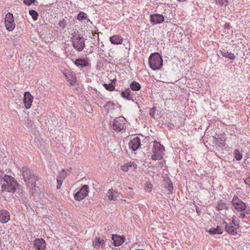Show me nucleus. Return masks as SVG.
I'll return each mask as SVG.
<instances>
[{
	"label": "nucleus",
	"mask_w": 250,
	"mask_h": 250,
	"mask_svg": "<svg viewBox=\"0 0 250 250\" xmlns=\"http://www.w3.org/2000/svg\"><path fill=\"white\" fill-rule=\"evenodd\" d=\"M23 2L27 6H30L32 4H34L36 6L38 5V2L36 0H23Z\"/></svg>",
	"instance_id": "c85d7f7f"
},
{
	"label": "nucleus",
	"mask_w": 250,
	"mask_h": 250,
	"mask_svg": "<svg viewBox=\"0 0 250 250\" xmlns=\"http://www.w3.org/2000/svg\"><path fill=\"white\" fill-rule=\"evenodd\" d=\"M152 143L153 146L151 158L153 160H161L164 155L163 151L165 150V147L156 141H153Z\"/></svg>",
	"instance_id": "7ed1b4c3"
},
{
	"label": "nucleus",
	"mask_w": 250,
	"mask_h": 250,
	"mask_svg": "<svg viewBox=\"0 0 250 250\" xmlns=\"http://www.w3.org/2000/svg\"><path fill=\"white\" fill-rule=\"evenodd\" d=\"M134 95H122V96L127 100L134 101L133 99Z\"/></svg>",
	"instance_id": "f704fd0d"
},
{
	"label": "nucleus",
	"mask_w": 250,
	"mask_h": 250,
	"mask_svg": "<svg viewBox=\"0 0 250 250\" xmlns=\"http://www.w3.org/2000/svg\"><path fill=\"white\" fill-rule=\"evenodd\" d=\"M223 205H219L218 207H217L218 210H220L222 208Z\"/></svg>",
	"instance_id": "49530a36"
},
{
	"label": "nucleus",
	"mask_w": 250,
	"mask_h": 250,
	"mask_svg": "<svg viewBox=\"0 0 250 250\" xmlns=\"http://www.w3.org/2000/svg\"><path fill=\"white\" fill-rule=\"evenodd\" d=\"M58 25L62 29L64 28L66 25V21L64 19H63L62 21H60L58 23Z\"/></svg>",
	"instance_id": "473e14b6"
},
{
	"label": "nucleus",
	"mask_w": 250,
	"mask_h": 250,
	"mask_svg": "<svg viewBox=\"0 0 250 250\" xmlns=\"http://www.w3.org/2000/svg\"><path fill=\"white\" fill-rule=\"evenodd\" d=\"M24 94H30V93L28 91H26L24 93Z\"/></svg>",
	"instance_id": "09e8293b"
},
{
	"label": "nucleus",
	"mask_w": 250,
	"mask_h": 250,
	"mask_svg": "<svg viewBox=\"0 0 250 250\" xmlns=\"http://www.w3.org/2000/svg\"><path fill=\"white\" fill-rule=\"evenodd\" d=\"M77 19L79 21H82L83 20H87L89 21L87 15L82 11H81L78 13Z\"/></svg>",
	"instance_id": "a878e982"
},
{
	"label": "nucleus",
	"mask_w": 250,
	"mask_h": 250,
	"mask_svg": "<svg viewBox=\"0 0 250 250\" xmlns=\"http://www.w3.org/2000/svg\"><path fill=\"white\" fill-rule=\"evenodd\" d=\"M108 199L115 201L118 196V193L114 191L112 188L109 189L106 194Z\"/></svg>",
	"instance_id": "6ab92c4d"
},
{
	"label": "nucleus",
	"mask_w": 250,
	"mask_h": 250,
	"mask_svg": "<svg viewBox=\"0 0 250 250\" xmlns=\"http://www.w3.org/2000/svg\"><path fill=\"white\" fill-rule=\"evenodd\" d=\"M3 179L4 181L6 183V184L12 183V182L16 181L15 180L14 178H13L11 176L5 175Z\"/></svg>",
	"instance_id": "bb28decb"
},
{
	"label": "nucleus",
	"mask_w": 250,
	"mask_h": 250,
	"mask_svg": "<svg viewBox=\"0 0 250 250\" xmlns=\"http://www.w3.org/2000/svg\"><path fill=\"white\" fill-rule=\"evenodd\" d=\"M235 154V158L237 160H239L242 159V155L238 151V150H236Z\"/></svg>",
	"instance_id": "c9c22d12"
},
{
	"label": "nucleus",
	"mask_w": 250,
	"mask_h": 250,
	"mask_svg": "<svg viewBox=\"0 0 250 250\" xmlns=\"http://www.w3.org/2000/svg\"><path fill=\"white\" fill-rule=\"evenodd\" d=\"M104 87L106 90H108V91H113L115 89V86L112 84V83H110L109 84L104 83Z\"/></svg>",
	"instance_id": "7c9ffc66"
},
{
	"label": "nucleus",
	"mask_w": 250,
	"mask_h": 250,
	"mask_svg": "<svg viewBox=\"0 0 250 250\" xmlns=\"http://www.w3.org/2000/svg\"><path fill=\"white\" fill-rule=\"evenodd\" d=\"M34 247L38 250H44L46 248V242L43 239H36L34 241Z\"/></svg>",
	"instance_id": "f8f14e48"
},
{
	"label": "nucleus",
	"mask_w": 250,
	"mask_h": 250,
	"mask_svg": "<svg viewBox=\"0 0 250 250\" xmlns=\"http://www.w3.org/2000/svg\"><path fill=\"white\" fill-rule=\"evenodd\" d=\"M21 171L24 180L27 186L33 189L36 187L37 177L34 174L32 171L26 167H23Z\"/></svg>",
	"instance_id": "f257e3e1"
},
{
	"label": "nucleus",
	"mask_w": 250,
	"mask_h": 250,
	"mask_svg": "<svg viewBox=\"0 0 250 250\" xmlns=\"http://www.w3.org/2000/svg\"><path fill=\"white\" fill-rule=\"evenodd\" d=\"M125 122V118L121 116L114 119L112 123L110 124L114 131L119 132L124 129Z\"/></svg>",
	"instance_id": "20e7f679"
},
{
	"label": "nucleus",
	"mask_w": 250,
	"mask_h": 250,
	"mask_svg": "<svg viewBox=\"0 0 250 250\" xmlns=\"http://www.w3.org/2000/svg\"><path fill=\"white\" fill-rule=\"evenodd\" d=\"M74 64L79 68H83L89 65V63L87 60L84 59H77L74 62Z\"/></svg>",
	"instance_id": "f3484780"
},
{
	"label": "nucleus",
	"mask_w": 250,
	"mask_h": 250,
	"mask_svg": "<svg viewBox=\"0 0 250 250\" xmlns=\"http://www.w3.org/2000/svg\"><path fill=\"white\" fill-rule=\"evenodd\" d=\"M173 189V187L172 186H169L168 187V190L169 192H171V191Z\"/></svg>",
	"instance_id": "a18cd8bd"
},
{
	"label": "nucleus",
	"mask_w": 250,
	"mask_h": 250,
	"mask_svg": "<svg viewBox=\"0 0 250 250\" xmlns=\"http://www.w3.org/2000/svg\"><path fill=\"white\" fill-rule=\"evenodd\" d=\"M20 185L18 184L17 181L12 182V183L8 184H4L2 186V188H4V190H6L8 192H12L14 193L17 188L19 187Z\"/></svg>",
	"instance_id": "9b49d317"
},
{
	"label": "nucleus",
	"mask_w": 250,
	"mask_h": 250,
	"mask_svg": "<svg viewBox=\"0 0 250 250\" xmlns=\"http://www.w3.org/2000/svg\"><path fill=\"white\" fill-rule=\"evenodd\" d=\"M225 229L227 232L231 235H234L237 233L236 229L232 226L226 224L225 226Z\"/></svg>",
	"instance_id": "5701e85b"
},
{
	"label": "nucleus",
	"mask_w": 250,
	"mask_h": 250,
	"mask_svg": "<svg viewBox=\"0 0 250 250\" xmlns=\"http://www.w3.org/2000/svg\"><path fill=\"white\" fill-rule=\"evenodd\" d=\"M225 27L227 29H230L231 28L229 23H226L225 24Z\"/></svg>",
	"instance_id": "a19ab883"
},
{
	"label": "nucleus",
	"mask_w": 250,
	"mask_h": 250,
	"mask_svg": "<svg viewBox=\"0 0 250 250\" xmlns=\"http://www.w3.org/2000/svg\"><path fill=\"white\" fill-rule=\"evenodd\" d=\"M232 204L234 208L239 212L245 210L246 208V204L236 196L233 197Z\"/></svg>",
	"instance_id": "0eeeda50"
},
{
	"label": "nucleus",
	"mask_w": 250,
	"mask_h": 250,
	"mask_svg": "<svg viewBox=\"0 0 250 250\" xmlns=\"http://www.w3.org/2000/svg\"><path fill=\"white\" fill-rule=\"evenodd\" d=\"M67 81L71 85H74L76 82V77L73 74H70L68 75H65Z\"/></svg>",
	"instance_id": "b1692460"
},
{
	"label": "nucleus",
	"mask_w": 250,
	"mask_h": 250,
	"mask_svg": "<svg viewBox=\"0 0 250 250\" xmlns=\"http://www.w3.org/2000/svg\"><path fill=\"white\" fill-rule=\"evenodd\" d=\"M66 176V172L64 170H62L60 172L57 177V181L58 185L57 186V188L60 189L62 185L63 180L65 179Z\"/></svg>",
	"instance_id": "4468645a"
},
{
	"label": "nucleus",
	"mask_w": 250,
	"mask_h": 250,
	"mask_svg": "<svg viewBox=\"0 0 250 250\" xmlns=\"http://www.w3.org/2000/svg\"><path fill=\"white\" fill-rule=\"evenodd\" d=\"M129 167H131V164L130 162H128L122 166L121 169L124 171H127L129 170Z\"/></svg>",
	"instance_id": "2f4dec72"
},
{
	"label": "nucleus",
	"mask_w": 250,
	"mask_h": 250,
	"mask_svg": "<svg viewBox=\"0 0 250 250\" xmlns=\"http://www.w3.org/2000/svg\"><path fill=\"white\" fill-rule=\"evenodd\" d=\"M217 140L218 143L219 145H224L225 144V139L224 138H219L218 139L215 138Z\"/></svg>",
	"instance_id": "72a5a7b5"
},
{
	"label": "nucleus",
	"mask_w": 250,
	"mask_h": 250,
	"mask_svg": "<svg viewBox=\"0 0 250 250\" xmlns=\"http://www.w3.org/2000/svg\"><path fill=\"white\" fill-rule=\"evenodd\" d=\"M88 186L84 185L74 194L75 199L79 201L83 200L88 194Z\"/></svg>",
	"instance_id": "423d86ee"
},
{
	"label": "nucleus",
	"mask_w": 250,
	"mask_h": 250,
	"mask_svg": "<svg viewBox=\"0 0 250 250\" xmlns=\"http://www.w3.org/2000/svg\"><path fill=\"white\" fill-rule=\"evenodd\" d=\"M235 218H236V217L235 216H233V217H232V223L234 225H237L238 224H237V221L236 220Z\"/></svg>",
	"instance_id": "ea45409f"
},
{
	"label": "nucleus",
	"mask_w": 250,
	"mask_h": 250,
	"mask_svg": "<svg viewBox=\"0 0 250 250\" xmlns=\"http://www.w3.org/2000/svg\"><path fill=\"white\" fill-rule=\"evenodd\" d=\"M116 81V79H114V80L112 81V82H115V81Z\"/></svg>",
	"instance_id": "8fccbe9b"
},
{
	"label": "nucleus",
	"mask_w": 250,
	"mask_h": 250,
	"mask_svg": "<svg viewBox=\"0 0 250 250\" xmlns=\"http://www.w3.org/2000/svg\"><path fill=\"white\" fill-rule=\"evenodd\" d=\"M216 4L220 5V6H227L228 5V0H214Z\"/></svg>",
	"instance_id": "c756f323"
},
{
	"label": "nucleus",
	"mask_w": 250,
	"mask_h": 250,
	"mask_svg": "<svg viewBox=\"0 0 250 250\" xmlns=\"http://www.w3.org/2000/svg\"><path fill=\"white\" fill-rule=\"evenodd\" d=\"M23 102L25 107L27 109L29 108L32 104L33 100L32 95H23Z\"/></svg>",
	"instance_id": "dca6fc26"
},
{
	"label": "nucleus",
	"mask_w": 250,
	"mask_h": 250,
	"mask_svg": "<svg viewBox=\"0 0 250 250\" xmlns=\"http://www.w3.org/2000/svg\"><path fill=\"white\" fill-rule=\"evenodd\" d=\"M96 34V33L93 34V36H95Z\"/></svg>",
	"instance_id": "3c124183"
},
{
	"label": "nucleus",
	"mask_w": 250,
	"mask_h": 250,
	"mask_svg": "<svg viewBox=\"0 0 250 250\" xmlns=\"http://www.w3.org/2000/svg\"><path fill=\"white\" fill-rule=\"evenodd\" d=\"M208 232H209L210 234H217V232L216 231V229H215V228H210L209 230H208Z\"/></svg>",
	"instance_id": "58836bf2"
},
{
	"label": "nucleus",
	"mask_w": 250,
	"mask_h": 250,
	"mask_svg": "<svg viewBox=\"0 0 250 250\" xmlns=\"http://www.w3.org/2000/svg\"><path fill=\"white\" fill-rule=\"evenodd\" d=\"M130 88L133 91H138L141 88L140 84L135 81H133L130 83Z\"/></svg>",
	"instance_id": "393cba45"
},
{
	"label": "nucleus",
	"mask_w": 250,
	"mask_h": 250,
	"mask_svg": "<svg viewBox=\"0 0 250 250\" xmlns=\"http://www.w3.org/2000/svg\"><path fill=\"white\" fill-rule=\"evenodd\" d=\"M148 63L152 70L159 69L163 65L162 56L158 52L152 53L149 57Z\"/></svg>",
	"instance_id": "f03ea898"
},
{
	"label": "nucleus",
	"mask_w": 250,
	"mask_h": 250,
	"mask_svg": "<svg viewBox=\"0 0 250 250\" xmlns=\"http://www.w3.org/2000/svg\"><path fill=\"white\" fill-rule=\"evenodd\" d=\"M104 241L103 239H101L100 237L95 238L94 241L93 242V245L94 247H104Z\"/></svg>",
	"instance_id": "4be33fe9"
},
{
	"label": "nucleus",
	"mask_w": 250,
	"mask_h": 250,
	"mask_svg": "<svg viewBox=\"0 0 250 250\" xmlns=\"http://www.w3.org/2000/svg\"><path fill=\"white\" fill-rule=\"evenodd\" d=\"M215 229L217 234H222L223 232V229L221 227L218 226L216 228H215Z\"/></svg>",
	"instance_id": "4c0bfd02"
},
{
	"label": "nucleus",
	"mask_w": 250,
	"mask_h": 250,
	"mask_svg": "<svg viewBox=\"0 0 250 250\" xmlns=\"http://www.w3.org/2000/svg\"><path fill=\"white\" fill-rule=\"evenodd\" d=\"M141 145L140 139L138 137H136L132 139L129 143V147L133 151L136 150Z\"/></svg>",
	"instance_id": "9d476101"
},
{
	"label": "nucleus",
	"mask_w": 250,
	"mask_h": 250,
	"mask_svg": "<svg viewBox=\"0 0 250 250\" xmlns=\"http://www.w3.org/2000/svg\"><path fill=\"white\" fill-rule=\"evenodd\" d=\"M178 1L182 2L187 1V0H177Z\"/></svg>",
	"instance_id": "de8ad7c7"
},
{
	"label": "nucleus",
	"mask_w": 250,
	"mask_h": 250,
	"mask_svg": "<svg viewBox=\"0 0 250 250\" xmlns=\"http://www.w3.org/2000/svg\"><path fill=\"white\" fill-rule=\"evenodd\" d=\"M121 94H130V90L129 88H128V89H126V91H123Z\"/></svg>",
	"instance_id": "37998d69"
},
{
	"label": "nucleus",
	"mask_w": 250,
	"mask_h": 250,
	"mask_svg": "<svg viewBox=\"0 0 250 250\" xmlns=\"http://www.w3.org/2000/svg\"><path fill=\"white\" fill-rule=\"evenodd\" d=\"M112 240L115 246H119L125 242V238L119 235L113 234L112 235Z\"/></svg>",
	"instance_id": "2eb2a0df"
},
{
	"label": "nucleus",
	"mask_w": 250,
	"mask_h": 250,
	"mask_svg": "<svg viewBox=\"0 0 250 250\" xmlns=\"http://www.w3.org/2000/svg\"><path fill=\"white\" fill-rule=\"evenodd\" d=\"M10 218L9 212L5 210L1 209L0 210V222L2 223H6L8 222Z\"/></svg>",
	"instance_id": "ddd939ff"
},
{
	"label": "nucleus",
	"mask_w": 250,
	"mask_h": 250,
	"mask_svg": "<svg viewBox=\"0 0 250 250\" xmlns=\"http://www.w3.org/2000/svg\"><path fill=\"white\" fill-rule=\"evenodd\" d=\"M104 108L105 110L107 111L108 113H112L113 111L118 108V106L115 104L109 101L107 102L106 104L104 105Z\"/></svg>",
	"instance_id": "aec40b11"
},
{
	"label": "nucleus",
	"mask_w": 250,
	"mask_h": 250,
	"mask_svg": "<svg viewBox=\"0 0 250 250\" xmlns=\"http://www.w3.org/2000/svg\"><path fill=\"white\" fill-rule=\"evenodd\" d=\"M110 41L112 44H120L123 41V38L119 35H116L110 38Z\"/></svg>",
	"instance_id": "a211bd4d"
},
{
	"label": "nucleus",
	"mask_w": 250,
	"mask_h": 250,
	"mask_svg": "<svg viewBox=\"0 0 250 250\" xmlns=\"http://www.w3.org/2000/svg\"><path fill=\"white\" fill-rule=\"evenodd\" d=\"M131 164V167H133L134 169H136L137 168V165L133 162H130Z\"/></svg>",
	"instance_id": "79ce46f5"
},
{
	"label": "nucleus",
	"mask_w": 250,
	"mask_h": 250,
	"mask_svg": "<svg viewBox=\"0 0 250 250\" xmlns=\"http://www.w3.org/2000/svg\"><path fill=\"white\" fill-rule=\"evenodd\" d=\"M245 216V214L244 213H240L239 217L243 218Z\"/></svg>",
	"instance_id": "c03bdc74"
},
{
	"label": "nucleus",
	"mask_w": 250,
	"mask_h": 250,
	"mask_svg": "<svg viewBox=\"0 0 250 250\" xmlns=\"http://www.w3.org/2000/svg\"><path fill=\"white\" fill-rule=\"evenodd\" d=\"M73 47L78 51H81L84 47L85 43L84 38L81 37H77L73 39L72 42Z\"/></svg>",
	"instance_id": "6e6552de"
},
{
	"label": "nucleus",
	"mask_w": 250,
	"mask_h": 250,
	"mask_svg": "<svg viewBox=\"0 0 250 250\" xmlns=\"http://www.w3.org/2000/svg\"><path fill=\"white\" fill-rule=\"evenodd\" d=\"M220 54L223 57L229 58L230 60H234L235 59V56L234 54L231 52H229L227 51L226 50L223 49V50L220 51Z\"/></svg>",
	"instance_id": "412c9836"
},
{
	"label": "nucleus",
	"mask_w": 250,
	"mask_h": 250,
	"mask_svg": "<svg viewBox=\"0 0 250 250\" xmlns=\"http://www.w3.org/2000/svg\"><path fill=\"white\" fill-rule=\"evenodd\" d=\"M150 22L153 24H160L164 22L165 18L164 17L159 14H153L150 16Z\"/></svg>",
	"instance_id": "1a4fd4ad"
},
{
	"label": "nucleus",
	"mask_w": 250,
	"mask_h": 250,
	"mask_svg": "<svg viewBox=\"0 0 250 250\" xmlns=\"http://www.w3.org/2000/svg\"><path fill=\"white\" fill-rule=\"evenodd\" d=\"M155 110H156V107L155 106L153 107L152 108L150 109L149 115L153 118H155L154 116H155Z\"/></svg>",
	"instance_id": "e433bc0d"
},
{
	"label": "nucleus",
	"mask_w": 250,
	"mask_h": 250,
	"mask_svg": "<svg viewBox=\"0 0 250 250\" xmlns=\"http://www.w3.org/2000/svg\"><path fill=\"white\" fill-rule=\"evenodd\" d=\"M29 13L31 16L34 21H37L38 20L39 14L35 10H30Z\"/></svg>",
	"instance_id": "cd10ccee"
},
{
	"label": "nucleus",
	"mask_w": 250,
	"mask_h": 250,
	"mask_svg": "<svg viewBox=\"0 0 250 250\" xmlns=\"http://www.w3.org/2000/svg\"><path fill=\"white\" fill-rule=\"evenodd\" d=\"M5 24L6 29L9 31H12L15 27L13 15L8 12L5 16Z\"/></svg>",
	"instance_id": "39448f33"
}]
</instances>
